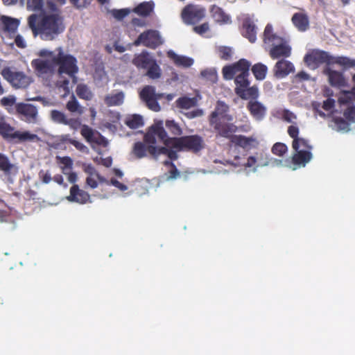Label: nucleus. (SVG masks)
<instances>
[{
  "label": "nucleus",
  "mask_w": 355,
  "mask_h": 355,
  "mask_svg": "<svg viewBox=\"0 0 355 355\" xmlns=\"http://www.w3.org/2000/svg\"><path fill=\"white\" fill-rule=\"evenodd\" d=\"M28 25L34 37L44 41L55 40L65 30L63 19L59 13L42 11L40 17L35 13L28 17Z\"/></svg>",
  "instance_id": "obj_1"
},
{
  "label": "nucleus",
  "mask_w": 355,
  "mask_h": 355,
  "mask_svg": "<svg viewBox=\"0 0 355 355\" xmlns=\"http://www.w3.org/2000/svg\"><path fill=\"white\" fill-rule=\"evenodd\" d=\"M168 136L163 127L162 121H157L144 135V141L148 145V150L155 160L160 155H166L169 159L176 160L178 157L176 150L173 148V139Z\"/></svg>",
  "instance_id": "obj_2"
},
{
  "label": "nucleus",
  "mask_w": 355,
  "mask_h": 355,
  "mask_svg": "<svg viewBox=\"0 0 355 355\" xmlns=\"http://www.w3.org/2000/svg\"><path fill=\"white\" fill-rule=\"evenodd\" d=\"M263 42L266 49L269 48V55L274 60L291 55V47L285 39L273 33V27L270 24H268L264 29Z\"/></svg>",
  "instance_id": "obj_3"
},
{
  "label": "nucleus",
  "mask_w": 355,
  "mask_h": 355,
  "mask_svg": "<svg viewBox=\"0 0 355 355\" xmlns=\"http://www.w3.org/2000/svg\"><path fill=\"white\" fill-rule=\"evenodd\" d=\"M292 147L294 150L292 157L294 166L292 167V170L295 171L298 168L304 167L312 159L313 146L309 144L308 140L300 138L293 140Z\"/></svg>",
  "instance_id": "obj_4"
},
{
  "label": "nucleus",
  "mask_w": 355,
  "mask_h": 355,
  "mask_svg": "<svg viewBox=\"0 0 355 355\" xmlns=\"http://www.w3.org/2000/svg\"><path fill=\"white\" fill-rule=\"evenodd\" d=\"M66 125L69 126V128L73 130H77L81 125V135L85 138L87 142L89 143L92 146H93V144H97L105 147L108 144L107 139L98 131L94 130L87 125H81L80 121L78 119L70 118Z\"/></svg>",
  "instance_id": "obj_5"
},
{
  "label": "nucleus",
  "mask_w": 355,
  "mask_h": 355,
  "mask_svg": "<svg viewBox=\"0 0 355 355\" xmlns=\"http://www.w3.org/2000/svg\"><path fill=\"white\" fill-rule=\"evenodd\" d=\"M205 141L198 135L182 136L173 139V148L177 151L189 150L197 153L205 148Z\"/></svg>",
  "instance_id": "obj_6"
},
{
  "label": "nucleus",
  "mask_w": 355,
  "mask_h": 355,
  "mask_svg": "<svg viewBox=\"0 0 355 355\" xmlns=\"http://www.w3.org/2000/svg\"><path fill=\"white\" fill-rule=\"evenodd\" d=\"M0 135L11 142L40 140L37 135L31 133L28 130H15L14 127L4 121L0 122Z\"/></svg>",
  "instance_id": "obj_7"
},
{
  "label": "nucleus",
  "mask_w": 355,
  "mask_h": 355,
  "mask_svg": "<svg viewBox=\"0 0 355 355\" xmlns=\"http://www.w3.org/2000/svg\"><path fill=\"white\" fill-rule=\"evenodd\" d=\"M55 58L60 74L66 73L73 77L78 73L77 59L72 55L64 53L61 47L58 48V53Z\"/></svg>",
  "instance_id": "obj_8"
},
{
  "label": "nucleus",
  "mask_w": 355,
  "mask_h": 355,
  "mask_svg": "<svg viewBox=\"0 0 355 355\" xmlns=\"http://www.w3.org/2000/svg\"><path fill=\"white\" fill-rule=\"evenodd\" d=\"M333 58L334 56L329 52L315 49L305 55L304 61L309 67L315 69L320 64H325V66H331Z\"/></svg>",
  "instance_id": "obj_9"
},
{
  "label": "nucleus",
  "mask_w": 355,
  "mask_h": 355,
  "mask_svg": "<svg viewBox=\"0 0 355 355\" xmlns=\"http://www.w3.org/2000/svg\"><path fill=\"white\" fill-rule=\"evenodd\" d=\"M346 121L342 117H334L331 123L329 125L333 130L340 132H347L350 130V123H355V105L347 107L343 112Z\"/></svg>",
  "instance_id": "obj_10"
},
{
  "label": "nucleus",
  "mask_w": 355,
  "mask_h": 355,
  "mask_svg": "<svg viewBox=\"0 0 355 355\" xmlns=\"http://www.w3.org/2000/svg\"><path fill=\"white\" fill-rule=\"evenodd\" d=\"M1 74L15 88H26L31 83V78L24 72L13 71L9 67H4Z\"/></svg>",
  "instance_id": "obj_11"
},
{
  "label": "nucleus",
  "mask_w": 355,
  "mask_h": 355,
  "mask_svg": "<svg viewBox=\"0 0 355 355\" xmlns=\"http://www.w3.org/2000/svg\"><path fill=\"white\" fill-rule=\"evenodd\" d=\"M141 99L145 103L146 105L154 112H159L161 107L158 100L161 99L164 94L156 93L155 87L152 85H146L139 93Z\"/></svg>",
  "instance_id": "obj_12"
},
{
  "label": "nucleus",
  "mask_w": 355,
  "mask_h": 355,
  "mask_svg": "<svg viewBox=\"0 0 355 355\" xmlns=\"http://www.w3.org/2000/svg\"><path fill=\"white\" fill-rule=\"evenodd\" d=\"M163 42L162 37L158 31L149 29L141 33L135 40L134 44L139 46L143 44L145 46L155 49Z\"/></svg>",
  "instance_id": "obj_13"
},
{
  "label": "nucleus",
  "mask_w": 355,
  "mask_h": 355,
  "mask_svg": "<svg viewBox=\"0 0 355 355\" xmlns=\"http://www.w3.org/2000/svg\"><path fill=\"white\" fill-rule=\"evenodd\" d=\"M31 65L38 76L53 74L57 69L55 56L49 59H34Z\"/></svg>",
  "instance_id": "obj_14"
},
{
  "label": "nucleus",
  "mask_w": 355,
  "mask_h": 355,
  "mask_svg": "<svg viewBox=\"0 0 355 355\" xmlns=\"http://www.w3.org/2000/svg\"><path fill=\"white\" fill-rule=\"evenodd\" d=\"M323 73L327 76L328 82L331 87L341 89L348 86L344 71L335 70L331 66H324Z\"/></svg>",
  "instance_id": "obj_15"
},
{
  "label": "nucleus",
  "mask_w": 355,
  "mask_h": 355,
  "mask_svg": "<svg viewBox=\"0 0 355 355\" xmlns=\"http://www.w3.org/2000/svg\"><path fill=\"white\" fill-rule=\"evenodd\" d=\"M205 15V10L198 6L188 5L182 11V18L187 24H196Z\"/></svg>",
  "instance_id": "obj_16"
},
{
  "label": "nucleus",
  "mask_w": 355,
  "mask_h": 355,
  "mask_svg": "<svg viewBox=\"0 0 355 355\" xmlns=\"http://www.w3.org/2000/svg\"><path fill=\"white\" fill-rule=\"evenodd\" d=\"M16 111L21 120L28 123H36L38 110L33 104L18 103L16 104Z\"/></svg>",
  "instance_id": "obj_17"
},
{
  "label": "nucleus",
  "mask_w": 355,
  "mask_h": 355,
  "mask_svg": "<svg viewBox=\"0 0 355 355\" xmlns=\"http://www.w3.org/2000/svg\"><path fill=\"white\" fill-rule=\"evenodd\" d=\"M230 110L229 106L222 101H218L214 110L209 116V123L214 125L217 122H220V120L230 122L233 121V116L228 113Z\"/></svg>",
  "instance_id": "obj_18"
},
{
  "label": "nucleus",
  "mask_w": 355,
  "mask_h": 355,
  "mask_svg": "<svg viewBox=\"0 0 355 355\" xmlns=\"http://www.w3.org/2000/svg\"><path fill=\"white\" fill-rule=\"evenodd\" d=\"M270 164V159H268L267 154L262 152L256 153L254 155L249 156L247 162L243 165L247 168L254 166L252 171L256 173L258 168L269 166Z\"/></svg>",
  "instance_id": "obj_19"
},
{
  "label": "nucleus",
  "mask_w": 355,
  "mask_h": 355,
  "mask_svg": "<svg viewBox=\"0 0 355 355\" xmlns=\"http://www.w3.org/2000/svg\"><path fill=\"white\" fill-rule=\"evenodd\" d=\"M272 71L277 78L282 79L286 78L289 73H293L295 67L289 60L282 59L275 63Z\"/></svg>",
  "instance_id": "obj_20"
},
{
  "label": "nucleus",
  "mask_w": 355,
  "mask_h": 355,
  "mask_svg": "<svg viewBox=\"0 0 355 355\" xmlns=\"http://www.w3.org/2000/svg\"><path fill=\"white\" fill-rule=\"evenodd\" d=\"M251 67V63L250 61H247V64H245L243 68L239 71L240 73L235 76L234 83L236 85L235 93L237 94L239 89H244L248 87L250 85V82L248 80V76L250 75V68Z\"/></svg>",
  "instance_id": "obj_21"
},
{
  "label": "nucleus",
  "mask_w": 355,
  "mask_h": 355,
  "mask_svg": "<svg viewBox=\"0 0 355 355\" xmlns=\"http://www.w3.org/2000/svg\"><path fill=\"white\" fill-rule=\"evenodd\" d=\"M155 60L156 59L151 53L144 50L141 53L135 55L132 63L138 69L146 71Z\"/></svg>",
  "instance_id": "obj_22"
},
{
  "label": "nucleus",
  "mask_w": 355,
  "mask_h": 355,
  "mask_svg": "<svg viewBox=\"0 0 355 355\" xmlns=\"http://www.w3.org/2000/svg\"><path fill=\"white\" fill-rule=\"evenodd\" d=\"M247 107L256 121H261L266 117L267 108L260 101H249Z\"/></svg>",
  "instance_id": "obj_23"
},
{
  "label": "nucleus",
  "mask_w": 355,
  "mask_h": 355,
  "mask_svg": "<svg viewBox=\"0 0 355 355\" xmlns=\"http://www.w3.org/2000/svg\"><path fill=\"white\" fill-rule=\"evenodd\" d=\"M214 126L217 133L223 137L230 139L232 141V137L234 136V133L237 131V127L232 123H223L217 122L211 125Z\"/></svg>",
  "instance_id": "obj_24"
},
{
  "label": "nucleus",
  "mask_w": 355,
  "mask_h": 355,
  "mask_svg": "<svg viewBox=\"0 0 355 355\" xmlns=\"http://www.w3.org/2000/svg\"><path fill=\"white\" fill-rule=\"evenodd\" d=\"M67 199L69 202L85 204L89 202L90 196L87 192L80 189L77 184H73L70 189V194Z\"/></svg>",
  "instance_id": "obj_25"
},
{
  "label": "nucleus",
  "mask_w": 355,
  "mask_h": 355,
  "mask_svg": "<svg viewBox=\"0 0 355 355\" xmlns=\"http://www.w3.org/2000/svg\"><path fill=\"white\" fill-rule=\"evenodd\" d=\"M247 60L242 58L232 64L225 66L223 68L224 79L227 80L233 79L236 73L241 71L245 64H247Z\"/></svg>",
  "instance_id": "obj_26"
},
{
  "label": "nucleus",
  "mask_w": 355,
  "mask_h": 355,
  "mask_svg": "<svg viewBox=\"0 0 355 355\" xmlns=\"http://www.w3.org/2000/svg\"><path fill=\"white\" fill-rule=\"evenodd\" d=\"M243 35L251 43L255 42L257 40V27L254 21L249 17L244 19L243 23Z\"/></svg>",
  "instance_id": "obj_27"
},
{
  "label": "nucleus",
  "mask_w": 355,
  "mask_h": 355,
  "mask_svg": "<svg viewBox=\"0 0 355 355\" xmlns=\"http://www.w3.org/2000/svg\"><path fill=\"white\" fill-rule=\"evenodd\" d=\"M292 21L298 31H306L309 26V17L306 14L297 12L292 17Z\"/></svg>",
  "instance_id": "obj_28"
},
{
  "label": "nucleus",
  "mask_w": 355,
  "mask_h": 355,
  "mask_svg": "<svg viewBox=\"0 0 355 355\" xmlns=\"http://www.w3.org/2000/svg\"><path fill=\"white\" fill-rule=\"evenodd\" d=\"M167 54L168 58L172 59L175 64L179 67H189L194 62L193 58L185 55H178L172 50L168 51Z\"/></svg>",
  "instance_id": "obj_29"
},
{
  "label": "nucleus",
  "mask_w": 355,
  "mask_h": 355,
  "mask_svg": "<svg viewBox=\"0 0 355 355\" xmlns=\"http://www.w3.org/2000/svg\"><path fill=\"white\" fill-rule=\"evenodd\" d=\"M236 94L243 100L257 101L259 97V89L257 85H249L242 90L239 89Z\"/></svg>",
  "instance_id": "obj_30"
},
{
  "label": "nucleus",
  "mask_w": 355,
  "mask_h": 355,
  "mask_svg": "<svg viewBox=\"0 0 355 355\" xmlns=\"http://www.w3.org/2000/svg\"><path fill=\"white\" fill-rule=\"evenodd\" d=\"M210 12L211 17L218 23L227 24L231 22L230 16L225 14L221 8L216 5L211 6Z\"/></svg>",
  "instance_id": "obj_31"
},
{
  "label": "nucleus",
  "mask_w": 355,
  "mask_h": 355,
  "mask_svg": "<svg viewBox=\"0 0 355 355\" xmlns=\"http://www.w3.org/2000/svg\"><path fill=\"white\" fill-rule=\"evenodd\" d=\"M155 3L153 1H144L139 3L133 9V12L139 16L148 17L153 12Z\"/></svg>",
  "instance_id": "obj_32"
},
{
  "label": "nucleus",
  "mask_w": 355,
  "mask_h": 355,
  "mask_svg": "<svg viewBox=\"0 0 355 355\" xmlns=\"http://www.w3.org/2000/svg\"><path fill=\"white\" fill-rule=\"evenodd\" d=\"M1 21L4 30L8 32H15L19 25V19L8 16H1Z\"/></svg>",
  "instance_id": "obj_33"
},
{
  "label": "nucleus",
  "mask_w": 355,
  "mask_h": 355,
  "mask_svg": "<svg viewBox=\"0 0 355 355\" xmlns=\"http://www.w3.org/2000/svg\"><path fill=\"white\" fill-rule=\"evenodd\" d=\"M251 71L257 80H263L266 77L268 67L261 62H258L252 66Z\"/></svg>",
  "instance_id": "obj_34"
},
{
  "label": "nucleus",
  "mask_w": 355,
  "mask_h": 355,
  "mask_svg": "<svg viewBox=\"0 0 355 355\" xmlns=\"http://www.w3.org/2000/svg\"><path fill=\"white\" fill-rule=\"evenodd\" d=\"M148 150V145L144 141H137L134 144L132 148V153L138 159H141L147 156Z\"/></svg>",
  "instance_id": "obj_35"
},
{
  "label": "nucleus",
  "mask_w": 355,
  "mask_h": 355,
  "mask_svg": "<svg viewBox=\"0 0 355 355\" xmlns=\"http://www.w3.org/2000/svg\"><path fill=\"white\" fill-rule=\"evenodd\" d=\"M66 108L70 112L76 113L79 115L84 113V107L80 105L78 101L73 94L70 96L69 100L67 101Z\"/></svg>",
  "instance_id": "obj_36"
},
{
  "label": "nucleus",
  "mask_w": 355,
  "mask_h": 355,
  "mask_svg": "<svg viewBox=\"0 0 355 355\" xmlns=\"http://www.w3.org/2000/svg\"><path fill=\"white\" fill-rule=\"evenodd\" d=\"M15 166L12 164L7 155L0 153V171H3L6 175H10Z\"/></svg>",
  "instance_id": "obj_37"
},
{
  "label": "nucleus",
  "mask_w": 355,
  "mask_h": 355,
  "mask_svg": "<svg viewBox=\"0 0 355 355\" xmlns=\"http://www.w3.org/2000/svg\"><path fill=\"white\" fill-rule=\"evenodd\" d=\"M50 119L55 123L66 125L70 118H68L64 112L52 110L50 112Z\"/></svg>",
  "instance_id": "obj_38"
},
{
  "label": "nucleus",
  "mask_w": 355,
  "mask_h": 355,
  "mask_svg": "<svg viewBox=\"0 0 355 355\" xmlns=\"http://www.w3.org/2000/svg\"><path fill=\"white\" fill-rule=\"evenodd\" d=\"M124 96L123 92H119L113 95H107L105 98V103L108 106L120 105L123 103Z\"/></svg>",
  "instance_id": "obj_39"
},
{
  "label": "nucleus",
  "mask_w": 355,
  "mask_h": 355,
  "mask_svg": "<svg viewBox=\"0 0 355 355\" xmlns=\"http://www.w3.org/2000/svg\"><path fill=\"white\" fill-rule=\"evenodd\" d=\"M76 92L80 98L86 101H90L94 97V94L85 84H78L76 87Z\"/></svg>",
  "instance_id": "obj_40"
},
{
  "label": "nucleus",
  "mask_w": 355,
  "mask_h": 355,
  "mask_svg": "<svg viewBox=\"0 0 355 355\" xmlns=\"http://www.w3.org/2000/svg\"><path fill=\"white\" fill-rule=\"evenodd\" d=\"M333 64H338V65L345 69L355 67V59H352L347 56H337L333 58Z\"/></svg>",
  "instance_id": "obj_41"
},
{
  "label": "nucleus",
  "mask_w": 355,
  "mask_h": 355,
  "mask_svg": "<svg viewBox=\"0 0 355 355\" xmlns=\"http://www.w3.org/2000/svg\"><path fill=\"white\" fill-rule=\"evenodd\" d=\"M175 103L179 108L189 110L197 105V99L184 96L178 98Z\"/></svg>",
  "instance_id": "obj_42"
},
{
  "label": "nucleus",
  "mask_w": 355,
  "mask_h": 355,
  "mask_svg": "<svg viewBox=\"0 0 355 355\" xmlns=\"http://www.w3.org/2000/svg\"><path fill=\"white\" fill-rule=\"evenodd\" d=\"M145 71V75L153 80L158 79L162 76V69L157 60L154 61Z\"/></svg>",
  "instance_id": "obj_43"
},
{
  "label": "nucleus",
  "mask_w": 355,
  "mask_h": 355,
  "mask_svg": "<svg viewBox=\"0 0 355 355\" xmlns=\"http://www.w3.org/2000/svg\"><path fill=\"white\" fill-rule=\"evenodd\" d=\"M125 123L132 129H136L144 125L143 117L139 114H133L125 119Z\"/></svg>",
  "instance_id": "obj_44"
},
{
  "label": "nucleus",
  "mask_w": 355,
  "mask_h": 355,
  "mask_svg": "<svg viewBox=\"0 0 355 355\" xmlns=\"http://www.w3.org/2000/svg\"><path fill=\"white\" fill-rule=\"evenodd\" d=\"M255 139L252 137H246L244 135H234L232 137V142L242 148H248L254 141Z\"/></svg>",
  "instance_id": "obj_45"
},
{
  "label": "nucleus",
  "mask_w": 355,
  "mask_h": 355,
  "mask_svg": "<svg viewBox=\"0 0 355 355\" xmlns=\"http://www.w3.org/2000/svg\"><path fill=\"white\" fill-rule=\"evenodd\" d=\"M173 160H165L164 161V164L165 166H168V175L166 177V180H173L177 179L180 175V173L175 166V165L173 163Z\"/></svg>",
  "instance_id": "obj_46"
},
{
  "label": "nucleus",
  "mask_w": 355,
  "mask_h": 355,
  "mask_svg": "<svg viewBox=\"0 0 355 355\" xmlns=\"http://www.w3.org/2000/svg\"><path fill=\"white\" fill-rule=\"evenodd\" d=\"M279 116L282 120L290 123H295L297 116L288 109H283L279 112Z\"/></svg>",
  "instance_id": "obj_47"
},
{
  "label": "nucleus",
  "mask_w": 355,
  "mask_h": 355,
  "mask_svg": "<svg viewBox=\"0 0 355 355\" xmlns=\"http://www.w3.org/2000/svg\"><path fill=\"white\" fill-rule=\"evenodd\" d=\"M353 98H354L352 96L351 92H349L348 90H342L338 101L340 105H349L347 106L348 107L349 106L352 105L349 104L352 103Z\"/></svg>",
  "instance_id": "obj_48"
},
{
  "label": "nucleus",
  "mask_w": 355,
  "mask_h": 355,
  "mask_svg": "<svg viewBox=\"0 0 355 355\" xmlns=\"http://www.w3.org/2000/svg\"><path fill=\"white\" fill-rule=\"evenodd\" d=\"M166 127L173 135H180L182 132V129L174 120H166Z\"/></svg>",
  "instance_id": "obj_49"
},
{
  "label": "nucleus",
  "mask_w": 355,
  "mask_h": 355,
  "mask_svg": "<svg viewBox=\"0 0 355 355\" xmlns=\"http://www.w3.org/2000/svg\"><path fill=\"white\" fill-rule=\"evenodd\" d=\"M110 12L116 19L121 21L130 14V10L129 8L112 9Z\"/></svg>",
  "instance_id": "obj_50"
},
{
  "label": "nucleus",
  "mask_w": 355,
  "mask_h": 355,
  "mask_svg": "<svg viewBox=\"0 0 355 355\" xmlns=\"http://www.w3.org/2000/svg\"><path fill=\"white\" fill-rule=\"evenodd\" d=\"M44 0H27V9L31 11L42 10Z\"/></svg>",
  "instance_id": "obj_51"
},
{
  "label": "nucleus",
  "mask_w": 355,
  "mask_h": 355,
  "mask_svg": "<svg viewBox=\"0 0 355 355\" xmlns=\"http://www.w3.org/2000/svg\"><path fill=\"white\" fill-rule=\"evenodd\" d=\"M287 146L283 143L277 142L275 144L272 148V152L273 154L278 156H283L284 154L287 151Z\"/></svg>",
  "instance_id": "obj_52"
},
{
  "label": "nucleus",
  "mask_w": 355,
  "mask_h": 355,
  "mask_svg": "<svg viewBox=\"0 0 355 355\" xmlns=\"http://www.w3.org/2000/svg\"><path fill=\"white\" fill-rule=\"evenodd\" d=\"M218 52L221 59L225 60H229L232 58V49L228 46H220L218 48Z\"/></svg>",
  "instance_id": "obj_53"
},
{
  "label": "nucleus",
  "mask_w": 355,
  "mask_h": 355,
  "mask_svg": "<svg viewBox=\"0 0 355 355\" xmlns=\"http://www.w3.org/2000/svg\"><path fill=\"white\" fill-rule=\"evenodd\" d=\"M71 3L78 10L86 8L90 5L92 0H69Z\"/></svg>",
  "instance_id": "obj_54"
},
{
  "label": "nucleus",
  "mask_w": 355,
  "mask_h": 355,
  "mask_svg": "<svg viewBox=\"0 0 355 355\" xmlns=\"http://www.w3.org/2000/svg\"><path fill=\"white\" fill-rule=\"evenodd\" d=\"M17 98L14 95H9L1 98V104L3 107L16 105Z\"/></svg>",
  "instance_id": "obj_55"
},
{
  "label": "nucleus",
  "mask_w": 355,
  "mask_h": 355,
  "mask_svg": "<svg viewBox=\"0 0 355 355\" xmlns=\"http://www.w3.org/2000/svg\"><path fill=\"white\" fill-rule=\"evenodd\" d=\"M287 132H288V135L291 138H293V140L301 138L298 136L300 130L295 123V124L293 123L292 125L288 126Z\"/></svg>",
  "instance_id": "obj_56"
},
{
  "label": "nucleus",
  "mask_w": 355,
  "mask_h": 355,
  "mask_svg": "<svg viewBox=\"0 0 355 355\" xmlns=\"http://www.w3.org/2000/svg\"><path fill=\"white\" fill-rule=\"evenodd\" d=\"M204 114L202 109L198 108L191 111H189L184 113V115L189 119H195L197 117L202 116Z\"/></svg>",
  "instance_id": "obj_57"
},
{
  "label": "nucleus",
  "mask_w": 355,
  "mask_h": 355,
  "mask_svg": "<svg viewBox=\"0 0 355 355\" xmlns=\"http://www.w3.org/2000/svg\"><path fill=\"white\" fill-rule=\"evenodd\" d=\"M202 77L213 81L216 77V72L214 69H207L200 72Z\"/></svg>",
  "instance_id": "obj_58"
},
{
  "label": "nucleus",
  "mask_w": 355,
  "mask_h": 355,
  "mask_svg": "<svg viewBox=\"0 0 355 355\" xmlns=\"http://www.w3.org/2000/svg\"><path fill=\"white\" fill-rule=\"evenodd\" d=\"M209 28L208 23H203L199 26H196L193 28V30L195 33L202 35L205 33Z\"/></svg>",
  "instance_id": "obj_59"
},
{
  "label": "nucleus",
  "mask_w": 355,
  "mask_h": 355,
  "mask_svg": "<svg viewBox=\"0 0 355 355\" xmlns=\"http://www.w3.org/2000/svg\"><path fill=\"white\" fill-rule=\"evenodd\" d=\"M336 101L332 98H327L325 101H323L322 108L326 111L331 110L334 108Z\"/></svg>",
  "instance_id": "obj_60"
},
{
  "label": "nucleus",
  "mask_w": 355,
  "mask_h": 355,
  "mask_svg": "<svg viewBox=\"0 0 355 355\" xmlns=\"http://www.w3.org/2000/svg\"><path fill=\"white\" fill-rule=\"evenodd\" d=\"M60 159V164H63L66 168H71L73 166V159L68 156L60 157H58Z\"/></svg>",
  "instance_id": "obj_61"
},
{
  "label": "nucleus",
  "mask_w": 355,
  "mask_h": 355,
  "mask_svg": "<svg viewBox=\"0 0 355 355\" xmlns=\"http://www.w3.org/2000/svg\"><path fill=\"white\" fill-rule=\"evenodd\" d=\"M270 165L272 166H286L288 167V161L284 162L282 159L271 158L270 159Z\"/></svg>",
  "instance_id": "obj_62"
},
{
  "label": "nucleus",
  "mask_w": 355,
  "mask_h": 355,
  "mask_svg": "<svg viewBox=\"0 0 355 355\" xmlns=\"http://www.w3.org/2000/svg\"><path fill=\"white\" fill-rule=\"evenodd\" d=\"M71 144L76 147V149L80 150L82 153H87L89 152L88 148L84 145L83 144L80 143L78 141L76 140H72Z\"/></svg>",
  "instance_id": "obj_63"
},
{
  "label": "nucleus",
  "mask_w": 355,
  "mask_h": 355,
  "mask_svg": "<svg viewBox=\"0 0 355 355\" xmlns=\"http://www.w3.org/2000/svg\"><path fill=\"white\" fill-rule=\"evenodd\" d=\"M110 184L118 188L122 191H126L128 189V187L125 184L121 183L115 178H112L110 180Z\"/></svg>",
  "instance_id": "obj_64"
}]
</instances>
